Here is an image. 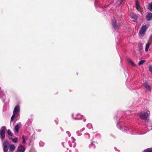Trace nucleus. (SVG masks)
Here are the masks:
<instances>
[{"instance_id":"1","label":"nucleus","mask_w":152,"mask_h":152,"mask_svg":"<svg viewBox=\"0 0 152 152\" xmlns=\"http://www.w3.org/2000/svg\"><path fill=\"white\" fill-rule=\"evenodd\" d=\"M20 107L19 105L16 106L14 110L13 114L11 118V122L13 121L15 118L19 115Z\"/></svg>"},{"instance_id":"2","label":"nucleus","mask_w":152,"mask_h":152,"mask_svg":"<svg viewBox=\"0 0 152 152\" xmlns=\"http://www.w3.org/2000/svg\"><path fill=\"white\" fill-rule=\"evenodd\" d=\"M10 146V144L7 140H5L3 143V148L4 152H7Z\"/></svg>"},{"instance_id":"3","label":"nucleus","mask_w":152,"mask_h":152,"mask_svg":"<svg viewBox=\"0 0 152 152\" xmlns=\"http://www.w3.org/2000/svg\"><path fill=\"white\" fill-rule=\"evenodd\" d=\"M6 127L5 126L2 127L0 130V137L1 140H3L4 139L5 136V130L6 129Z\"/></svg>"},{"instance_id":"4","label":"nucleus","mask_w":152,"mask_h":152,"mask_svg":"<svg viewBox=\"0 0 152 152\" xmlns=\"http://www.w3.org/2000/svg\"><path fill=\"white\" fill-rule=\"evenodd\" d=\"M148 28V27L146 25H143L139 31L140 34L141 35L144 34Z\"/></svg>"},{"instance_id":"5","label":"nucleus","mask_w":152,"mask_h":152,"mask_svg":"<svg viewBox=\"0 0 152 152\" xmlns=\"http://www.w3.org/2000/svg\"><path fill=\"white\" fill-rule=\"evenodd\" d=\"M148 115V113L147 112H142L139 114L140 118L143 119H146Z\"/></svg>"},{"instance_id":"6","label":"nucleus","mask_w":152,"mask_h":152,"mask_svg":"<svg viewBox=\"0 0 152 152\" xmlns=\"http://www.w3.org/2000/svg\"><path fill=\"white\" fill-rule=\"evenodd\" d=\"M112 24L113 28L115 30H118L119 28L117 25V22L115 18L113 19L112 20Z\"/></svg>"},{"instance_id":"7","label":"nucleus","mask_w":152,"mask_h":152,"mask_svg":"<svg viewBox=\"0 0 152 152\" xmlns=\"http://www.w3.org/2000/svg\"><path fill=\"white\" fill-rule=\"evenodd\" d=\"M71 141H70L69 142V144L71 147H75L76 145V143L75 142V140L73 137L71 138Z\"/></svg>"},{"instance_id":"8","label":"nucleus","mask_w":152,"mask_h":152,"mask_svg":"<svg viewBox=\"0 0 152 152\" xmlns=\"http://www.w3.org/2000/svg\"><path fill=\"white\" fill-rule=\"evenodd\" d=\"M21 124L20 122H19L15 126L14 129V131L15 133H18L19 129L21 127Z\"/></svg>"},{"instance_id":"9","label":"nucleus","mask_w":152,"mask_h":152,"mask_svg":"<svg viewBox=\"0 0 152 152\" xmlns=\"http://www.w3.org/2000/svg\"><path fill=\"white\" fill-rule=\"evenodd\" d=\"M25 149L21 145H20L17 149V152H24Z\"/></svg>"},{"instance_id":"10","label":"nucleus","mask_w":152,"mask_h":152,"mask_svg":"<svg viewBox=\"0 0 152 152\" xmlns=\"http://www.w3.org/2000/svg\"><path fill=\"white\" fill-rule=\"evenodd\" d=\"M96 143V142H95L92 141L89 145V148L91 149H94L96 147V146L95 144Z\"/></svg>"},{"instance_id":"11","label":"nucleus","mask_w":152,"mask_h":152,"mask_svg":"<svg viewBox=\"0 0 152 152\" xmlns=\"http://www.w3.org/2000/svg\"><path fill=\"white\" fill-rule=\"evenodd\" d=\"M146 19L147 20H151L152 18V13H148L146 16Z\"/></svg>"},{"instance_id":"12","label":"nucleus","mask_w":152,"mask_h":152,"mask_svg":"<svg viewBox=\"0 0 152 152\" xmlns=\"http://www.w3.org/2000/svg\"><path fill=\"white\" fill-rule=\"evenodd\" d=\"M130 16L134 21H135L137 20V17L136 15L133 14H131Z\"/></svg>"},{"instance_id":"13","label":"nucleus","mask_w":152,"mask_h":152,"mask_svg":"<svg viewBox=\"0 0 152 152\" xmlns=\"http://www.w3.org/2000/svg\"><path fill=\"white\" fill-rule=\"evenodd\" d=\"M127 61L131 65L133 66H136L135 64L133 62V61L130 59H128Z\"/></svg>"},{"instance_id":"14","label":"nucleus","mask_w":152,"mask_h":152,"mask_svg":"<svg viewBox=\"0 0 152 152\" xmlns=\"http://www.w3.org/2000/svg\"><path fill=\"white\" fill-rule=\"evenodd\" d=\"M9 148L10 151H13L15 149V146L13 144H10Z\"/></svg>"},{"instance_id":"15","label":"nucleus","mask_w":152,"mask_h":152,"mask_svg":"<svg viewBox=\"0 0 152 152\" xmlns=\"http://www.w3.org/2000/svg\"><path fill=\"white\" fill-rule=\"evenodd\" d=\"M144 86L146 89L148 91H150L151 88L150 86L147 83H144Z\"/></svg>"},{"instance_id":"16","label":"nucleus","mask_w":152,"mask_h":152,"mask_svg":"<svg viewBox=\"0 0 152 152\" xmlns=\"http://www.w3.org/2000/svg\"><path fill=\"white\" fill-rule=\"evenodd\" d=\"M11 139L12 140L13 142L14 143H16L17 142L18 140V138L17 137H15L14 138H11Z\"/></svg>"},{"instance_id":"17","label":"nucleus","mask_w":152,"mask_h":152,"mask_svg":"<svg viewBox=\"0 0 152 152\" xmlns=\"http://www.w3.org/2000/svg\"><path fill=\"white\" fill-rule=\"evenodd\" d=\"M136 8L137 10L139 11L140 9L139 3L137 1L136 3Z\"/></svg>"},{"instance_id":"18","label":"nucleus","mask_w":152,"mask_h":152,"mask_svg":"<svg viewBox=\"0 0 152 152\" xmlns=\"http://www.w3.org/2000/svg\"><path fill=\"white\" fill-rule=\"evenodd\" d=\"M84 137L86 139H89L90 137L89 134L87 133H85L84 135Z\"/></svg>"},{"instance_id":"19","label":"nucleus","mask_w":152,"mask_h":152,"mask_svg":"<svg viewBox=\"0 0 152 152\" xmlns=\"http://www.w3.org/2000/svg\"><path fill=\"white\" fill-rule=\"evenodd\" d=\"M148 9L150 11H152V3L149 4L148 6Z\"/></svg>"},{"instance_id":"20","label":"nucleus","mask_w":152,"mask_h":152,"mask_svg":"<svg viewBox=\"0 0 152 152\" xmlns=\"http://www.w3.org/2000/svg\"><path fill=\"white\" fill-rule=\"evenodd\" d=\"M145 60H142L140 61L138 63V65L140 66L142 64L145 62Z\"/></svg>"},{"instance_id":"21","label":"nucleus","mask_w":152,"mask_h":152,"mask_svg":"<svg viewBox=\"0 0 152 152\" xmlns=\"http://www.w3.org/2000/svg\"><path fill=\"white\" fill-rule=\"evenodd\" d=\"M139 48L140 49V51L142 50L143 48V45L142 43H140L139 44Z\"/></svg>"},{"instance_id":"22","label":"nucleus","mask_w":152,"mask_h":152,"mask_svg":"<svg viewBox=\"0 0 152 152\" xmlns=\"http://www.w3.org/2000/svg\"><path fill=\"white\" fill-rule=\"evenodd\" d=\"M143 152H152V148H148Z\"/></svg>"},{"instance_id":"23","label":"nucleus","mask_w":152,"mask_h":152,"mask_svg":"<svg viewBox=\"0 0 152 152\" xmlns=\"http://www.w3.org/2000/svg\"><path fill=\"white\" fill-rule=\"evenodd\" d=\"M7 133L8 135L10 136H12V133L10 129H8L7 130Z\"/></svg>"},{"instance_id":"24","label":"nucleus","mask_w":152,"mask_h":152,"mask_svg":"<svg viewBox=\"0 0 152 152\" xmlns=\"http://www.w3.org/2000/svg\"><path fill=\"white\" fill-rule=\"evenodd\" d=\"M149 46L150 45L149 44H148L146 45L145 48V50L146 51H147L148 50Z\"/></svg>"},{"instance_id":"25","label":"nucleus","mask_w":152,"mask_h":152,"mask_svg":"<svg viewBox=\"0 0 152 152\" xmlns=\"http://www.w3.org/2000/svg\"><path fill=\"white\" fill-rule=\"evenodd\" d=\"M87 126L89 129L91 128L92 127V124L90 123L87 124Z\"/></svg>"},{"instance_id":"26","label":"nucleus","mask_w":152,"mask_h":152,"mask_svg":"<svg viewBox=\"0 0 152 152\" xmlns=\"http://www.w3.org/2000/svg\"><path fill=\"white\" fill-rule=\"evenodd\" d=\"M22 138L23 139L22 143H25L26 142V141L25 140V136L24 135H23L22 136Z\"/></svg>"},{"instance_id":"27","label":"nucleus","mask_w":152,"mask_h":152,"mask_svg":"<svg viewBox=\"0 0 152 152\" xmlns=\"http://www.w3.org/2000/svg\"><path fill=\"white\" fill-rule=\"evenodd\" d=\"M149 71L152 73V65H150L149 66Z\"/></svg>"},{"instance_id":"28","label":"nucleus","mask_w":152,"mask_h":152,"mask_svg":"<svg viewBox=\"0 0 152 152\" xmlns=\"http://www.w3.org/2000/svg\"><path fill=\"white\" fill-rule=\"evenodd\" d=\"M39 144L40 146H43L44 145V143L42 142H39Z\"/></svg>"},{"instance_id":"29","label":"nucleus","mask_w":152,"mask_h":152,"mask_svg":"<svg viewBox=\"0 0 152 152\" xmlns=\"http://www.w3.org/2000/svg\"><path fill=\"white\" fill-rule=\"evenodd\" d=\"M149 42H152V34L150 36L149 40Z\"/></svg>"},{"instance_id":"30","label":"nucleus","mask_w":152,"mask_h":152,"mask_svg":"<svg viewBox=\"0 0 152 152\" xmlns=\"http://www.w3.org/2000/svg\"><path fill=\"white\" fill-rule=\"evenodd\" d=\"M66 133L70 137V133L69 132L67 131L66 132Z\"/></svg>"},{"instance_id":"31","label":"nucleus","mask_w":152,"mask_h":152,"mask_svg":"<svg viewBox=\"0 0 152 152\" xmlns=\"http://www.w3.org/2000/svg\"><path fill=\"white\" fill-rule=\"evenodd\" d=\"M77 134L78 135V136H80L81 134L80 133V132L79 131H77Z\"/></svg>"},{"instance_id":"32","label":"nucleus","mask_w":152,"mask_h":152,"mask_svg":"<svg viewBox=\"0 0 152 152\" xmlns=\"http://www.w3.org/2000/svg\"><path fill=\"white\" fill-rule=\"evenodd\" d=\"M81 118H78V117H77V118H75V120H77V119H81Z\"/></svg>"},{"instance_id":"33","label":"nucleus","mask_w":152,"mask_h":152,"mask_svg":"<svg viewBox=\"0 0 152 152\" xmlns=\"http://www.w3.org/2000/svg\"><path fill=\"white\" fill-rule=\"evenodd\" d=\"M29 152H35V151L34 150H31Z\"/></svg>"},{"instance_id":"34","label":"nucleus","mask_w":152,"mask_h":152,"mask_svg":"<svg viewBox=\"0 0 152 152\" xmlns=\"http://www.w3.org/2000/svg\"><path fill=\"white\" fill-rule=\"evenodd\" d=\"M64 143L63 142V143H62V144L63 146L64 147Z\"/></svg>"},{"instance_id":"35","label":"nucleus","mask_w":152,"mask_h":152,"mask_svg":"<svg viewBox=\"0 0 152 152\" xmlns=\"http://www.w3.org/2000/svg\"><path fill=\"white\" fill-rule=\"evenodd\" d=\"M84 130V129H82L81 130V132H82V131H83V130Z\"/></svg>"},{"instance_id":"36","label":"nucleus","mask_w":152,"mask_h":152,"mask_svg":"<svg viewBox=\"0 0 152 152\" xmlns=\"http://www.w3.org/2000/svg\"><path fill=\"white\" fill-rule=\"evenodd\" d=\"M80 116H81V117H82V118L83 117V115H81Z\"/></svg>"},{"instance_id":"37","label":"nucleus","mask_w":152,"mask_h":152,"mask_svg":"<svg viewBox=\"0 0 152 152\" xmlns=\"http://www.w3.org/2000/svg\"><path fill=\"white\" fill-rule=\"evenodd\" d=\"M56 122V124H58V122Z\"/></svg>"},{"instance_id":"38","label":"nucleus","mask_w":152,"mask_h":152,"mask_svg":"<svg viewBox=\"0 0 152 152\" xmlns=\"http://www.w3.org/2000/svg\"><path fill=\"white\" fill-rule=\"evenodd\" d=\"M86 121V119H85L84 121Z\"/></svg>"},{"instance_id":"39","label":"nucleus","mask_w":152,"mask_h":152,"mask_svg":"<svg viewBox=\"0 0 152 152\" xmlns=\"http://www.w3.org/2000/svg\"><path fill=\"white\" fill-rule=\"evenodd\" d=\"M9 152H11V151H9Z\"/></svg>"}]
</instances>
